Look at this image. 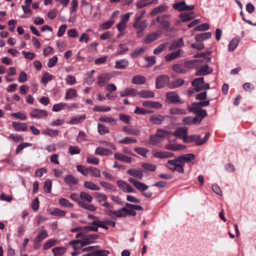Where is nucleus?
I'll return each mask as SVG.
<instances>
[{
  "instance_id": "obj_1",
  "label": "nucleus",
  "mask_w": 256,
  "mask_h": 256,
  "mask_svg": "<svg viewBox=\"0 0 256 256\" xmlns=\"http://www.w3.org/2000/svg\"><path fill=\"white\" fill-rule=\"evenodd\" d=\"M166 166L168 170L174 172L176 171L183 174L184 172V166L178 156L176 157L174 160H169Z\"/></svg>"
},
{
  "instance_id": "obj_2",
  "label": "nucleus",
  "mask_w": 256,
  "mask_h": 256,
  "mask_svg": "<svg viewBox=\"0 0 256 256\" xmlns=\"http://www.w3.org/2000/svg\"><path fill=\"white\" fill-rule=\"evenodd\" d=\"M128 182H130L136 189L142 192V195L146 198H150L152 196V193L150 192L145 191L148 188V186L140 181L136 180L133 178H129Z\"/></svg>"
},
{
  "instance_id": "obj_3",
  "label": "nucleus",
  "mask_w": 256,
  "mask_h": 256,
  "mask_svg": "<svg viewBox=\"0 0 256 256\" xmlns=\"http://www.w3.org/2000/svg\"><path fill=\"white\" fill-rule=\"evenodd\" d=\"M210 135L209 132L206 133L202 140L201 139V137L200 135L190 136L189 138H186L184 140V142H194L196 145H200L204 144L208 140Z\"/></svg>"
},
{
  "instance_id": "obj_4",
  "label": "nucleus",
  "mask_w": 256,
  "mask_h": 256,
  "mask_svg": "<svg viewBox=\"0 0 256 256\" xmlns=\"http://www.w3.org/2000/svg\"><path fill=\"white\" fill-rule=\"evenodd\" d=\"M30 116L34 118L46 119L47 118L48 114V112L46 110L34 108L31 110Z\"/></svg>"
},
{
  "instance_id": "obj_5",
  "label": "nucleus",
  "mask_w": 256,
  "mask_h": 256,
  "mask_svg": "<svg viewBox=\"0 0 256 256\" xmlns=\"http://www.w3.org/2000/svg\"><path fill=\"white\" fill-rule=\"evenodd\" d=\"M170 78L167 75H160L156 79V88H161L169 84Z\"/></svg>"
},
{
  "instance_id": "obj_6",
  "label": "nucleus",
  "mask_w": 256,
  "mask_h": 256,
  "mask_svg": "<svg viewBox=\"0 0 256 256\" xmlns=\"http://www.w3.org/2000/svg\"><path fill=\"white\" fill-rule=\"evenodd\" d=\"M147 25L146 20L142 21L135 20L133 26L136 30V33L138 36H141V34L146 28Z\"/></svg>"
},
{
  "instance_id": "obj_7",
  "label": "nucleus",
  "mask_w": 256,
  "mask_h": 256,
  "mask_svg": "<svg viewBox=\"0 0 256 256\" xmlns=\"http://www.w3.org/2000/svg\"><path fill=\"white\" fill-rule=\"evenodd\" d=\"M116 184L118 188L125 192H136V190L126 182L122 180H118Z\"/></svg>"
},
{
  "instance_id": "obj_8",
  "label": "nucleus",
  "mask_w": 256,
  "mask_h": 256,
  "mask_svg": "<svg viewBox=\"0 0 256 256\" xmlns=\"http://www.w3.org/2000/svg\"><path fill=\"white\" fill-rule=\"evenodd\" d=\"M172 7L178 10L179 12L192 10L194 8V5H186L185 2L184 1L174 3L173 4Z\"/></svg>"
},
{
  "instance_id": "obj_9",
  "label": "nucleus",
  "mask_w": 256,
  "mask_h": 256,
  "mask_svg": "<svg viewBox=\"0 0 256 256\" xmlns=\"http://www.w3.org/2000/svg\"><path fill=\"white\" fill-rule=\"evenodd\" d=\"M98 238V235L97 234L84 236L82 240L80 247L94 242Z\"/></svg>"
},
{
  "instance_id": "obj_10",
  "label": "nucleus",
  "mask_w": 256,
  "mask_h": 256,
  "mask_svg": "<svg viewBox=\"0 0 256 256\" xmlns=\"http://www.w3.org/2000/svg\"><path fill=\"white\" fill-rule=\"evenodd\" d=\"M166 102L168 103L182 104L183 102L180 100V97L177 93L174 92H171L166 94Z\"/></svg>"
},
{
  "instance_id": "obj_11",
  "label": "nucleus",
  "mask_w": 256,
  "mask_h": 256,
  "mask_svg": "<svg viewBox=\"0 0 256 256\" xmlns=\"http://www.w3.org/2000/svg\"><path fill=\"white\" fill-rule=\"evenodd\" d=\"M170 17V15L169 14L158 16L156 18V20L162 24V28L168 29L170 26V23L167 20V19H168Z\"/></svg>"
},
{
  "instance_id": "obj_12",
  "label": "nucleus",
  "mask_w": 256,
  "mask_h": 256,
  "mask_svg": "<svg viewBox=\"0 0 256 256\" xmlns=\"http://www.w3.org/2000/svg\"><path fill=\"white\" fill-rule=\"evenodd\" d=\"M212 72V68L205 64L197 68L196 75L198 76H204L209 74Z\"/></svg>"
},
{
  "instance_id": "obj_13",
  "label": "nucleus",
  "mask_w": 256,
  "mask_h": 256,
  "mask_svg": "<svg viewBox=\"0 0 256 256\" xmlns=\"http://www.w3.org/2000/svg\"><path fill=\"white\" fill-rule=\"evenodd\" d=\"M142 106L146 108L160 109L162 108V104L156 102L146 100L142 102Z\"/></svg>"
},
{
  "instance_id": "obj_14",
  "label": "nucleus",
  "mask_w": 256,
  "mask_h": 256,
  "mask_svg": "<svg viewBox=\"0 0 256 256\" xmlns=\"http://www.w3.org/2000/svg\"><path fill=\"white\" fill-rule=\"evenodd\" d=\"M164 116L158 114H154L150 117V122L154 124H161L164 120Z\"/></svg>"
},
{
  "instance_id": "obj_15",
  "label": "nucleus",
  "mask_w": 256,
  "mask_h": 256,
  "mask_svg": "<svg viewBox=\"0 0 256 256\" xmlns=\"http://www.w3.org/2000/svg\"><path fill=\"white\" fill-rule=\"evenodd\" d=\"M188 128L186 127H182L178 128L174 132V135L181 139H182L184 142L186 138H189L187 135Z\"/></svg>"
},
{
  "instance_id": "obj_16",
  "label": "nucleus",
  "mask_w": 256,
  "mask_h": 256,
  "mask_svg": "<svg viewBox=\"0 0 256 256\" xmlns=\"http://www.w3.org/2000/svg\"><path fill=\"white\" fill-rule=\"evenodd\" d=\"M138 94V92L136 89L133 88H126L120 92V94L122 97L126 96L134 97L137 96Z\"/></svg>"
},
{
  "instance_id": "obj_17",
  "label": "nucleus",
  "mask_w": 256,
  "mask_h": 256,
  "mask_svg": "<svg viewBox=\"0 0 256 256\" xmlns=\"http://www.w3.org/2000/svg\"><path fill=\"white\" fill-rule=\"evenodd\" d=\"M184 53L182 50L180 49L176 52H174L170 54H168L165 56V60L167 62L172 61L178 57H180Z\"/></svg>"
},
{
  "instance_id": "obj_18",
  "label": "nucleus",
  "mask_w": 256,
  "mask_h": 256,
  "mask_svg": "<svg viewBox=\"0 0 256 256\" xmlns=\"http://www.w3.org/2000/svg\"><path fill=\"white\" fill-rule=\"evenodd\" d=\"M180 162L184 166L185 163H188L195 158V156L192 154H182L178 156Z\"/></svg>"
},
{
  "instance_id": "obj_19",
  "label": "nucleus",
  "mask_w": 256,
  "mask_h": 256,
  "mask_svg": "<svg viewBox=\"0 0 256 256\" xmlns=\"http://www.w3.org/2000/svg\"><path fill=\"white\" fill-rule=\"evenodd\" d=\"M111 78V76L108 73L100 74L98 79L97 84L100 86H102L105 83Z\"/></svg>"
},
{
  "instance_id": "obj_20",
  "label": "nucleus",
  "mask_w": 256,
  "mask_h": 256,
  "mask_svg": "<svg viewBox=\"0 0 256 256\" xmlns=\"http://www.w3.org/2000/svg\"><path fill=\"white\" fill-rule=\"evenodd\" d=\"M153 156L154 158H172L174 156V154L168 152H156L154 153Z\"/></svg>"
},
{
  "instance_id": "obj_21",
  "label": "nucleus",
  "mask_w": 256,
  "mask_h": 256,
  "mask_svg": "<svg viewBox=\"0 0 256 256\" xmlns=\"http://www.w3.org/2000/svg\"><path fill=\"white\" fill-rule=\"evenodd\" d=\"M161 34V32H154L148 34L144 39L146 44H150L157 40Z\"/></svg>"
},
{
  "instance_id": "obj_22",
  "label": "nucleus",
  "mask_w": 256,
  "mask_h": 256,
  "mask_svg": "<svg viewBox=\"0 0 256 256\" xmlns=\"http://www.w3.org/2000/svg\"><path fill=\"white\" fill-rule=\"evenodd\" d=\"M127 174L139 180L143 178V173L142 170L134 168H130L127 170Z\"/></svg>"
},
{
  "instance_id": "obj_23",
  "label": "nucleus",
  "mask_w": 256,
  "mask_h": 256,
  "mask_svg": "<svg viewBox=\"0 0 256 256\" xmlns=\"http://www.w3.org/2000/svg\"><path fill=\"white\" fill-rule=\"evenodd\" d=\"M98 120L100 122L109 124L112 126H114L117 124V120L112 117H108L106 116H101Z\"/></svg>"
},
{
  "instance_id": "obj_24",
  "label": "nucleus",
  "mask_w": 256,
  "mask_h": 256,
  "mask_svg": "<svg viewBox=\"0 0 256 256\" xmlns=\"http://www.w3.org/2000/svg\"><path fill=\"white\" fill-rule=\"evenodd\" d=\"M48 236V232L44 230L40 231L34 239V243L39 244L41 241L46 238Z\"/></svg>"
},
{
  "instance_id": "obj_25",
  "label": "nucleus",
  "mask_w": 256,
  "mask_h": 256,
  "mask_svg": "<svg viewBox=\"0 0 256 256\" xmlns=\"http://www.w3.org/2000/svg\"><path fill=\"white\" fill-rule=\"evenodd\" d=\"M138 95L141 98H154V93L152 90H142L138 92Z\"/></svg>"
},
{
  "instance_id": "obj_26",
  "label": "nucleus",
  "mask_w": 256,
  "mask_h": 256,
  "mask_svg": "<svg viewBox=\"0 0 256 256\" xmlns=\"http://www.w3.org/2000/svg\"><path fill=\"white\" fill-rule=\"evenodd\" d=\"M128 61L126 59H120L116 60L114 68L117 69H124L128 65Z\"/></svg>"
},
{
  "instance_id": "obj_27",
  "label": "nucleus",
  "mask_w": 256,
  "mask_h": 256,
  "mask_svg": "<svg viewBox=\"0 0 256 256\" xmlns=\"http://www.w3.org/2000/svg\"><path fill=\"white\" fill-rule=\"evenodd\" d=\"M184 46V42L182 38L174 41L169 47L170 50H176L179 48H181Z\"/></svg>"
},
{
  "instance_id": "obj_28",
  "label": "nucleus",
  "mask_w": 256,
  "mask_h": 256,
  "mask_svg": "<svg viewBox=\"0 0 256 256\" xmlns=\"http://www.w3.org/2000/svg\"><path fill=\"white\" fill-rule=\"evenodd\" d=\"M114 158L116 160L127 163H130L132 160V158L120 153L114 154Z\"/></svg>"
},
{
  "instance_id": "obj_29",
  "label": "nucleus",
  "mask_w": 256,
  "mask_h": 256,
  "mask_svg": "<svg viewBox=\"0 0 256 256\" xmlns=\"http://www.w3.org/2000/svg\"><path fill=\"white\" fill-rule=\"evenodd\" d=\"M12 126L16 131H25L28 128V126L26 123L19 122H13Z\"/></svg>"
},
{
  "instance_id": "obj_30",
  "label": "nucleus",
  "mask_w": 256,
  "mask_h": 256,
  "mask_svg": "<svg viewBox=\"0 0 256 256\" xmlns=\"http://www.w3.org/2000/svg\"><path fill=\"white\" fill-rule=\"evenodd\" d=\"M212 36V33L210 32H206L198 34L195 36V40L196 42H202L206 39L210 38Z\"/></svg>"
},
{
  "instance_id": "obj_31",
  "label": "nucleus",
  "mask_w": 256,
  "mask_h": 256,
  "mask_svg": "<svg viewBox=\"0 0 256 256\" xmlns=\"http://www.w3.org/2000/svg\"><path fill=\"white\" fill-rule=\"evenodd\" d=\"M184 80L183 79H177L171 82L168 84L170 88L174 89L180 87L184 84Z\"/></svg>"
},
{
  "instance_id": "obj_32",
  "label": "nucleus",
  "mask_w": 256,
  "mask_h": 256,
  "mask_svg": "<svg viewBox=\"0 0 256 256\" xmlns=\"http://www.w3.org/2000/svg\"><path fill=\"white\" fill-rule=\"evenodd\" d=\"M146 78L141 75H136L134 76L132 80V82L135 84H142L146 82Z\"/></svg>"
},
{
  "instance_id": "obj_33",
  "label": "nucleus",
  "mask_w": 256,
  "mask_h": 256,
  "mask_svg": "<svg viewBox=\"0 0 256 256\" xmlns=\"http://www.w3.org/2000/svg\"><path fill=\"white\" fill-rule=\"evenodd\" d=\"M49 212L50 214L56 216H64L66 212L63 210L58 208H51L49 210Z\"/></svg>"
},
{
  "instance_id": "obj_34",
  "label": "nucleus",
  "mask_w": 256,
  "mask_h": 256,
  "mask_svg": "<svg viewBox=\"0 0 256 256\" xmlns=\"http://www.w3.org/2000/svg\"><path fill=\"white\" fill-rule=\"evenodd\" d=\"M168 6L166 5H160L156 8H155L151 12L150 14L152 16H156L158 14L163 12L167 10Z\"/></svg>"
},
{
  "instance_id": "obj_35",
  "label": "nucleus",
  "mask_w": 256,
  "mask_h": 256,
  "mask_svg": "<svg viewBox=\"0 0 256 256\" xmlns=\"http://www.w3.org/2000/svg\"><path fill=\"white\" fill-rule=\"evenodd\" d=\"M64 180L68 184H76L78 182V180L71 174L66 176Z\"/></svg>"
},
{
  "instance_id": "obj_36",
  "label": "nucleus",
  "mask_w": 256,
  "mask_h": 256,
  "mask_svg": "<svg viewBox=\"0 0 256 256\" xmlns=\"http://www.w3.org/2000/svg\"><path fill=\"white\" fill-rule=\"evenodd\" d=\"M193 14V12H183L180 14V18L182 22H188L194 18L191 16Z\"/></svg>"
},
{
  "instance_id": "obj_37",
  "label": "nucleus",
  "mask_w": 256,
  "mask_h": 256,
  "mask_svg": "<svg viewBox=\"0 0 256 256\" xmlns=\"http://www.w3.org/2000/svg\"><path fill=\"white\" fill-rule=\"evenodd\" d=\"M86 116L85 115H82L78 117L72 118L68 122V123L70 124H78L82 122L86 119Z\"/></svg>"
},
{
  "instance_id": "obj_38",
  "label": "nucleus",
  "mask_w": 256,
  "mask_h": 256,
  "mask_svg": "<svg viewBox=\"0 0 256 256\" xmlns=\"http://www.w3.org/2000/svg\"><path fill=\"white\" fill-rule=\"evenodd\" d=\"M84 186L92 190H100V188L94 183L90 181H86L84 183Z\"/></svg>"
},
{
  "instance_id": "obj_39",
  "label": "nucleus",
  "mask_w": 256,
  "mask_h": 256,
  "mask_svg": "<svg viewBox=\"0 0 256 256\" xmlns=\"http://www.w3.org/2000/svg\"><path fill=\"white\" fill-rule=\"evenodd\" d=\"M90 174V176L95 178L100 177V170L95 167L90 166L88 168V174Z\"/></svg>"
},
{
  "instance_id": "obj_40",
  "label": "nucleus",
  "mask_w": 256,
  "mask_h": 256,
  "mask_svg": "<svg viewBox=\"0 0 256 256\" xmlns=\"http://www.w3.org/2000/svg\"><path fill=\"white\" fill-rule=\"evenodd\" d=\"M76 96H77L76 90L74 88H70L66 91V93L65 99H66V100L72 99L76 97Z\"/></svg>"
},
{
  "instance_id": "obj_41",
  "label": "nucleus",
  "mask_w": 256,
  "mask_h": 256,
  "mask_svg": "<svg viewBox=\"0 0 256 256\" xmlns=\"http://www.w3.org/2000/svg\"><path fill=\"white\" fill-rule=\"evenodd\" d=\"M95 154L100 156H108L110 154H112V152L106 148H104L101 147H98L95 150Z\"/></svg>"
},
{
  "instance_id": "obj_42",
  "label": "nucleus",
  "mask_w": 256,
  "mask_h": 256,
  "mask_svg": "<svg viewBox=\"0 0 256 256\" xmlns=\"http://www.w3.org/2000/svg\"><path fill=\"white\" fill-rule=\"evenodd\" d=\"M52 252L54 256H58L64 254L66 252V249L64 247H56L54 248Z\"/></svg>"
},
{
  "instance_id": "obj_43",
  "label": "nucleus",
  "mask_w": 256,
  "mask_h": 256,
  "mask_svg": "<svg viewBox=\"0 0 256 256\" xmlns=\"http://www.w3.org/2000/svg\"><path fill=\"white\" fill-rule=\"evenodd\" d=\"M58 202L60 205L64 207L72 208L74 206L68 200L64 198H60L58 200Z\"/></svg>"
},
{
  "instance_id": "obj_44",
  "label": "nucleus",
  "mask_w": 256,
  "mask_h": 256,
  "mask_svg": "<svg viewBox=\"0 0 256 256\" xmlns=\"http://www.w3.org/2000/svg\"><path fill=\"white\" fill-rule=\"evenodd\" d=\"M167 45V43H163L161 44L154 50V54L156 55L160 54L166 49Z\"/></svg>"
},
{
  "instance_id": "obj_45",
  "label": "nucleus",
  "mask_w": 256,
  "mask_h": 256,
  "mask_svg": "<svg viewBox=\"0 0 256 256\" xmlns=\"http://www.w3.org/2000/svg\"><path fill=\"white\" fill-rule=\"evenodd\" d=\"M80 197L82 200L88 202H92L93 199L92 197L90 194L84 192H80Z\"/></svg>"
},
{
  "instance_id": "obj_46",
  "label": "nucleus",
  "mask_w": 256,
  "mask_h": 256,
  "mask_svg": "<svg viewBox=\"0 0 256 256\" xmlns=\"http://www.w3.org/2000/svg\"><path fill=\"white\" fill-rule=\"evenodd\" d=\"M110 110V108L108 106H95L93 108V110L98 112H108Z\"/></svg>"
},
{
  "instance_id": "obj_47",
  "label": "nucleus",
  "mask_w": 256,
  "mask_h": 256,
  "mask_svg": "<svg viewBox=\"0 0 256 256\" xmlns=\"http://www.w3.org/2000/svg\"><path fill=\"white\" fill-rule=\"evenodd\" d=\"M146 50V48H136L131 53L130 56L132 58H136L143 54Z\"/></svg>"
},
{
  "instance_id": "obj_48",
  "label": "nucleus",
  "mask_w": 256,
  "mask_h": 256,
  "mask_svg": "<svg viewBox=\"0 0 256 256\" xmlns=\"http://www.w3.org/2000/svg\"><path fill=\"white\" fill-rule=\"evenodd\" d=\"M142 166L144 169L152 172L155 171L156 168V165L150 163H144L142 164Z\"/></svg>"
},
{
  "instance_id": "obj_49",
  "label": "nucleus",
  "mask_w": 256,
  "mask_h": 256,
  "mask_svg": "<svg viewBox=\"0 0 256 256\" xmlns=\"http://www.w3.org/2000/svg\"><path fill=\"white\" fill-rule=\"evenodd\" d=\"M114 21L113 20H110L108 21H106L102 24L100 27L102 30H106L110 28L114 24Z\"/></svg>"
},
{
  "instance_id": "obj_50",
  "label": "nucleus",
  "mask_w": 256,
  "mask_h": 256,
  "mask_svg": "<svg viewBox=\"0 0 256 256\" xmlns=\"http://www.w3.org/2000/svg\"><path fill=\"white\" fill-rule=\"evenodd\" d=\"M136 142L137 140L136 138L131 137H126L124 139L118 140V142L122 144H130Z\"/></svg>"
},
{
  "instance_id": "obj_51",
  "label": "nucleus",
  "mask_w": 256,
  "mask_h": 256,
  "mask_svg": "<svg viewBox=\"0 0 256 256\" xmlns=\"http://www.w3.org/2000/svg\"><path fill=\"white\" fill-rule=\"evenodd\" d=\"M152 3V2H150V0H140L136 4V6L138 8H141Z\"/></svg>"
},
{
  "instance_id": "obj_52",
  "label": "nucleus",
  "mask_w": 256,
  "mask_h": 256,
  "mask_svg": "<svg viewBox=\"0 0 256 256\" xmlns=\"http://www.w3.org/2000/svg\"><path fill=\"white\" fill-rule=\"evenodd\" d=\"M98 132L100 134H104L109 132V130L108 128L104 124H98Z\"/></svg>"
},
{
  "instance_id": "obj_53",
  "label": "nucleus",
  "mask_w": 256,
  "mask_h": 256,
  "mask_svg": "<svg viewBox=\"0 0 256 256\" xmlns=\"http://www.w3.org/2000/svg\"><path fill=\"white\" fill-rule=\"evenodd\" d=\"M76 169L84 176H87L88 174V168H86L82 165H78Z\"/></svg>"
},
{
  "instance_id": "obj_54",
  "label": "nucleus",
  "mask_w": 256,
  "mask_h": 256,
  "mask_svg": "<svg viewBox=\"0 0 256 256\" xmlns=\"http://www.w3.org/2000/svg\"><path fill=\"white\" fill-rule=\"evenodd\" d=\"M53 77L52 75L50 74L48 72H45L42 76V82L46 85L48 82L53 79Z\"/></svg>"
},
{
  "instance_id": "obj_55",
  "label": "nucleus",
  "mask_w": 256,
  "mask_h": 256,
  "mask_svg": "<svg viewBox=\"0 0 256 256\" xmlns=\"http://www.w3.org/2000/svg\"><path fill=\"white\" fill-rule=\"evenodd\" d=\"M134 150L138 154L144 157L146 156V154L148 152V150L146 148L142 147L135 148Z\"/></svg>"
},
{
  "instance_id": "obj_56",
  "label": "nucleus",
  "mask_w": 256,
  "mask_h": 256,
  "mask_svg": "<svg viewBox=\"0 0 256 256\" xmlns=\"http://www.w3.org/2000/svg\"><path fill=\"white\" fill-rule=\"evenodd\" d=\"M43 132L44 134L48 135L52 137L56 136L58 134V130H52V129H50V128H48V129L44 130Z\"/></svg>"
},
{
  "instance_id": "obj_57",
  "label": "nucleus",
  "mask_w": 256,
  "mask_h": 256,
  "mask_svg": "<svg viewBox=\"0 0 256 256\" xmlns=\"http://www.w3.org/2000/svg\"><path fill=\"white\" fill-rule=\"evenodd\" d=\"M120 120L126 124H129L132 118L130 116L120 114L119 115Z\"/></svg>"
},
{
  "instance_id": "obj_58",
  "label": "nucleus",
  "mask_w": 256,
  "mask_h": 256,
  "mask_svg": "<svg viewBox=\"0 0 256 256\" xmlns=\"http://www.w3.org/2000/svg\"><path fill=\"white\" fill-rule=\"evenodd\" d=\"M94 196V198L100 202H106L107 199L106 196L104 194H101V193H99V192H95Z\"/></svg>"
},
{
  "instance_id": "obj_59",
  "label": "nucleus",
  "mask_w": 256,
  "mask_h": 256,
  "mask_svg": "<svg viewBox=\"0 0 256 256\" xmlns=\"http://www.w3.org/2000/svg\"><path fill=\"white\" fill-rule=\"evenodd\" d=\"M134 112L138 114H146L152 113V111L146 110L145 108L136 107Z\"/></svg>"
},
{
  "instance_id": "obj_60",
  "label": "nucleus",
  "mask_w": 256,
  "mask_h": 256,
  "mask_svg": "<svg viewBox=\"0 0 256 256\" xmlns=\"http://www.w3.org/2000/svg\"><path fill=\"white\" fill-rule=\"evenodd\" d=\"M115 216L118 218L126 217V208H122L117 210H115Z\"/></svg>"
},
{
  "instance_id": "obj_61",
  "label": "nucleus",
  "mask_w": 256,
  "mask_h": 256,
  "mask_svg": "<svg viewBox=\"0 0 256 256\" xmlns=\"http://www.w3.org/2000/svg\"><path fill=\"white\" fill-rule=\"evenodd\" d=\"M66 106V103H60L58 104H56L54 105L52 107V110L54 112H59L63 109H64Z\"/></svg>"
},
{
  "instance_id": "obj_62",
  "label": "nucleus",
  "mask_w": 256,
  "mask_h": 256,
  "mask_svg": "<svg viewBox=\"0 0 256 256\" xmlns=\"http://www.w3.org/2000/svg\"><path fill=\"white\" fill-rule=\"evenodd\" d=\"M162 140L158 137V136L155 134L154 135H151L150 136V143L153 145H156L157 144L160 142Z\"/></svg>"
},
{
  "instance_id": "obj_63",
  "label": "nucleus",
  "mask_w": 256,
  "mask_h": 256,
  "mask_svg": "<svg viewBox=\"0 0 256 256\" xmlns=\"http://www.w3.org/2000/svg\"><path fill=\"white\" fill-rule=\"evenodd\" d=\"M210 28L209 25L206 24H202L195 27L194 29L196 31H204L208 30Z\"/></svg>"
},
{
  "instance_id": "obj_64",
  "label": "nucleus",
  "mask_w": 256,
  "mask_h": 256,
  "mask_svg": "<svg viewBox=\"0 0 256 256\" xmlns=\"http://www.w3.org/2000/svg\"><path fill=\"white\" fill-rule=\"evenodd\" d=\"M238 44V40L237 38H234L230 43L228 46V49L230 52L233 51L237 46Z\"/></svg>"
}]
</instances>
